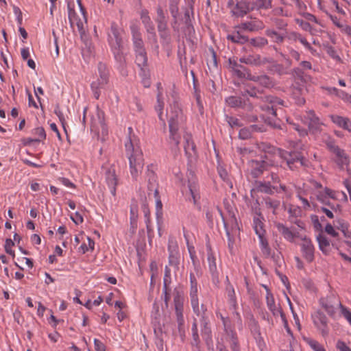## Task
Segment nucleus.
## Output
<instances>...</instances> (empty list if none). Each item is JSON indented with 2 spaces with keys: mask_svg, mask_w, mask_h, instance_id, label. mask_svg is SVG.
Listing matches in <instances>:
<instances>
[{
  "mask_svg": "<svg viewBox=\"0 0 351 351\" xmlns=\"http://www.w3.org/2000/svg\"><path fill=\"white\" fill-rule=\"evenodd\" d=\"M128 140L125 144L126 156L129 160L130 175L133 180H137L144 166V159L135 136L132 135V128H128Z\"/></svg>",
  "mask_w": 351,
  "mask_h": 351,
  "instance_id": "obj_1",
  "label": "nucleus"
},
{
  "mask_svg": "<svg viewBox=\"0 0 351 351\" xmlns=\"http://www.w3.org/2000/svg\"><path fill=\"white\" fill-rule=\"evenodd\" d=\"M265 152L277 155L285 160L290 169L293 170L298 168V164L300 166H306L307 160L300 152H287L271 145H265L263 148Z\"/></svg>",
  "mask_w": 351,
  "mask_h": 351,
  "instance_id": "obj_2",
  "label": "nucleus"
},
{
  "mask_svg": "<svg viewBox=\"0 0 351 351\" xmlns=\"http://www.w3.org/2000/svg\"><path fill=\"white\" fill-rule=\"evenodd\" d=\"M108 42L116 60L121 64L124 63L125 60L123 53L121 29L115 22L111 23L110 29L108 32Z\"/></svg>",
  "mask_w": 351,
  "mask_h": 351,
  "instance_id": "obj_3",
  "label": "nucleus"
},
{
  "mask_svg": "<svg viewBox=\"0 0 351 351\" xmlns=\"http://www.w3.org/2000/svg\"><path fill=\"white\" fill-rule=\"evenodd\" d=\"M323 142L326 144L328 149L335 155L336 162L339 166L343 167L344 165H348L349 157L343 149L336 145L334 139L327 134H323Z\"/></svg>",
  "mask_w": 351,
  "mask_h": 351,
  "instance_id": "obj_4",
  "label": "nucleus"
},
{
  "mask_svg": "<svg viewBox=\"0 0 351 351\" xmlns=\"http://www.w3.org/2000/svg\"><path fill=\"white\" fill-rule=\"evenodd\" d=\"M148 177V191H154L156 199V215L158 222L162 218V204L159 196L158 188L155 187L156 176L153 171L149 170V166L147 167Z\"/></svg>",
  "mask_w": 351,
  "mask_h": 351,
  "instance_id": "obj_5",
  "label": "nucleus"
},
{
  "mask_svg": "<svg viewBox=\"0 0 351 351\" xmlns=\"http://www.w3.org/2000/svg\"><path fill=\"white\" fill-rule=\"evenodd\" d=\"M221 319L224 328L223 338L221 339V341L225 340L228 342L232 351H239L237 336L233 330L230 320L228 317H221Z\"/></svg>",
  "mask_w": 351,
  "mask_h": 351,
  "instance_id": "obj_6",
  "label": "nucleus"
},
{
  "mask_svg": "<svg viewBox=\"0 0 351 351\" xmlns=\"http://www.w3.org/2000/svg\"><path fill=\"white\" fill-rule=\"evenodd\" d=\"M268 154V153L265 152L264 159L263 160H251L249 161L248 166L250 173L254 178L259 177L267 169L268 166L274 165L271 160H269Z\"/></svg>",
  "mask_w": 351,
  "mask_h": 351,
  "instance_id": "obj_7",
  "label": "nucleus"
},
{
  "mask_svg": "<svg viewBox=\"0 0 351 351\" xmlns=\"http://www.w3.org/2000/svg\"><path fill=\"white\" fill-rule=\"evenodd\" d=\"M319 304L330 317L335 316L337 308H340L342 305L339 298L332 293L320 298Z\"/></svg>",
  "mask_w": 351,
  "mask_h": 351,
  "instance_id": "obj_8",
  "label": "nucleus"
},
{
  "mask_svg": "<svg viewBox=\"0 0 351 351\" xmlns=\"http://www.w3.org/2000/svg\"><path fill=\"white\" fill-rule=\"evenodd\" d=\"M226 104L232 108H241L247 112H252L254 109L253 104L248 98L243 96H229L225 99Z\"/></svg>",
  "mask_w": 351,
  "mask_h": 351,
  "instance_id": "obj_9",
  "label": "nucleus"
},
{
  "mask_svg": "<svg viewBox=\"0 0 351 351\" xmlns=\"http://www.w3.org/2000/svg\"><path fill=\"white\" fill-rule=\"evenodd\" d=\"M304 123L308 124L309 132L314 135L317 136L322 132V126L324 125L318 117H317L313 111L306 112L304 117Z\"/></svg>",
  "mask_w": 351,
  "mask_h": 351,
  "instance_id": "obj_10",
  "label": "nucleus"
},
{
  "mask_svg": "<svg viewBox=\"0 0 351 351\" xmlns=\"http://www.w3.org/2000/svg\"><path fill=\"white\" fill-rule=\"evenodd\" d=\"M239 62L252 66H261L268 63L271 64L274 62V59L271 58L263 57L259 54H250L241 58Z\"/></svg>",
  "mask_w": 351,
  "mask_h": 351,
  "instance_id": "obj_11",
  "label": "nucleus"
},
{
  "mask_svg": "<svg viewBox=\"0 0 351 351\" xmlns=\"http://www.w3.org/2000/svg\"><path fill=\"white\" fill-rule=\"evenodd\" d=\"M263 99H265V104H260L261 108L274 116H276L277 108L276 107L278 105L284 106L285 101L276 97L269 95L267 97H264Z\"/></svg>",
  "mask_w": 351,
  "mask_h": 351,
  "instance_id": "obj_12",
  "label": "nucleus"
},
{
  "mask_svg": "<svg viewBox=\"0 0 351 351\" xmlns=\"http://www.w3.org/2000/svg\"><path fill=\"white\" fill-rule=\"evenodd\" d=\"M184 120L182 110L178 102H174L171 106V112L169 120V126H180Z\"/></svg>",
  "mask_w": 351,
  "mask_h": 351,
  "instance_id": "obj_13",
  "label": "nucleus"
},
{
  "mask_svg": "<svg viewBox=\"0 0 351 351\" xmlns=\"http://www.w3.org/2000/svg\"><path fill=\"white\" fill-rule=\"evenodd\" d=\"M130 30L132 36V43L135 52L144 51V43L142 39V35L140 32V27L136 24L130 25Z\"/></svg>",
  "mask_w": 351,
  "mask_h": 351,
  "instance_id": "obj_14",
  "label": "nucleus"
},
{
  "mask_svg": "<svg viewBox=\"0 0 351 351\" xmlns=\"http://www.w3.org/2000/svg\"><path fill=\"white\" fill-rule=\"evenodd\" d=\"M169 136L168 141L172 152H174L176 154L180 151L179 145L181 139V136L178 132L179 127L171 125L169 126Z\"/></svg>",
  "mask_w": 351,
  "mask_h": 351,
  "instance_id": "obj_15",
  "label": "nucleus"
},
{
  "mask_svg": "<svg viewBox=\"0 0 351 351\" xmlns=\"http://www.w3.org/2000/svg\"><path fill=\"white\" fill-rule=\"evenodd\" d=\"M265 288L267 290L266 294V302L268 308L271 311L274 316L280 315L282 320L287 324V320L285 315L283 313L282 309L280 307H277L275 304V301L272 293L269 291L267 287L265 286Z\"/></svg>",
  "mask_w": 351,
  "mask_h": 351,
  "instance_id": "obj_16",
  "label": "nucleus"
},
{
  "mask_svg": "<svg viewBox=\"0 0 351 351\" xmlns=\"http://www.w3.org/2000/svg\"><path fill=\"white\" fill-rule=\"evenodd\" d=\"M169 263L170 265L178 267L179 265V250L176 241L169 239L168 241Z\"/></svg>",
  "mask_w": 351,
  "mask_h": 351,
  "instance_id": "obj_17",
  "label": "nucleus"
},
{
  "mask_svg": "<svg viewBox=\"0 0 351 351\" xmlns=\"http://www.w3.org/2000/svg\"><path fill=\"white\" fill-rule=\"evenodd\" d=\"M301 249L303 257L306 260V261L308 263L313 262L315 258V247L312 241L306 237L304 238L301 244Z\"/></svg>",
  "mask_w": 351,
  "mask_h": 351,
  "instance_id": "obj_18",
  "label": "nucleus"
},
{
  "mask_svg": "<svg viewBox=\"0 0 351 351\" xmlns=\"http://www.w3.org/2000/svg\"><path fill=\"white\" fill-rule=\"evenodd\" d=\"M254 190L258 193L267 195H273L275 192H280L278 188L274 185H271L269 181H256Z\"/></svg>",
  "mask_w": 351,
  "mask_h": 351,
  "instance_id": "obj_19",
  "label": "nucleus"
},
{
  "mask_svg": "<svg viewBox=\"0 0 351 351\" xmlns=\"http://www.w3.org/2000/svg\"><path fill=\"white\" fill-rule=\"evenodd\" d=\"M135 62L144 75L148 73V60L146 51L135 52Z\"/></svg>",
  "mask_w": 351,
  "mask_h": 351,
  "instance_id": "obj_20",
  "label": "nucleus"
},
{
  "mask_svg": "<svg viewBox=\"0 0 351 351\" xmlns=\"http://www.w3.org/2000/svg\"><path fill=\"white\" fill-rule=\"evenodd\" d=\"M241 96H243L244 98H248V96L253 98H256L260 101V103H258V104L260 105V104H265V99H263V97H267V95H263V93L256 87L250 86L244 89L241 92Z\"/></svg>",
  "mask_w": 351,
  "mask_h": 351,
  "instance_id": "obj_21",
  "label": "nucleus"
},
{
  "mask_svg": "<svg viewBox=\"0 0 351 351\" xmlns=\"http://www.w3.org/2000/svg\"><path fill=\"white\" fill-rule=\"evenodd\" d=\"M263 23L261 21H251L241 23L240 25L235 27V29L241 30L248 31L250 32H258L263 29Z\"/></svg>",
  "mask_w": 351,
  "mask_h": 351,
  "instance_id": "obj_22",
  "label": "nucleus"
},
{
  "mask_svg": "<svg viewBox=\"0 0 351 351\" xmlns=\"http://www.w3.org/2000/svg\"><path fill=\"white\" fill-rule=\"evenodd\" d=\"M106 180L110 188V193L113 196L116 194V186L117 184V178L115 173V169L114 167H110L106 171Z\"/></svg>",
  "mask_w": 351,
  "mask_h": 351,
  "instance_id": "obj_23",
  "label": "nucleus"
},
{
  "mask_svg": "<svg viewBox=\"0 0 351 351\" xmlns=\"http://www.w3.org/2000/svg\"><path fill=\"white\" fill-rule=\"evenodd\" d=\"M248 0H241L237 1L234 7L232 9L231 12L236 17H243L249 13V8L247 7Z\"/></svg>",
  "mask_w": 351,
  "mask_h": 351,
  "instance_id": "obj_24",
  "label": "nucleus"
},
{
  "mask_svg": "<svg viewBox=\"0 0 351 351\" xmlns=\"http://www.w3.org/2000/svg\"><path fill=\"white\" fill-rule=\"evenodd\" d=\"M250 80L258 82L261 86L266 88H271L275 86L273 78L269 75L264 74L261 75H253L250 77Z\"/></svg>",
  "mask_w": 351,
  "mask_h": 351,
  "instance_id": "obj_25",
  "label": "nucleus"
},
{
  "mask_svg": "<svg viewBox=\"0 0 351 351\" xmlns=\"http://www.w3.org/2000/svg\"><path fill=\"white\" fill-rule=\"evenodd\" d=\"M291 74L295 81H299L303 84H306L312 81L311 75L304 71L302 68H294L291 71Z\"/></svg>",
  "mask_w": 351,
  "mask_h": 351,
  "instance_id": "obj_26",
  "label": "nucleus"
},
{
  "mask_svg": "<svg viewBox=\"0 0 351 351\" xmlns=\"http://www.w3.org/2000/svg\"><path fill=\"white\" fill-rule=\"evenodd\" d=\"M331 121L338 125L348 132H351V121L348 117H343L339 115H330Z\"/></svg>",
  "mask_w": 351,
  "mask_h": 351,
  "instance_id": "obj_27",
  "label": "nucleus"
},
{
  "mask_svg": "<svg viewBox=\"0 0 351 351\" xmlns=\"http://www.w3.org/2000/svg\"><path fill=\"white\" fill-rule=\"evenodd\" d=\"M265 131L263 127L257 125H252L250 127L244 128L240 130L239 136L240 138L245 140L251 138L253 132H263Z\"/></svg>",
  "mask_w": 351,
  "mask_h": 351,
  "instance_id": "obj_28",
  "label": "nucleus"
},
{
  "mask_svg": "<svg viewBox=\"0 0 351 351\" xmlns=\"http://www.w3.org/2000/svg\"><path fill=\"white\" fill-rule=\"evenodd\" d=\"M201 333L203 338L205 339L208 346L209 341H211V329L208 326V319L207 317L200 319Z\"/></svg>",
  "mask_w": 351,
  "mask_h": 351,
  "instance_id": "obj_29",
  "label": "nucleus"
},
{
  "mask_svg": "<svg viewBox=\"0 0 351 351\" xmlns=\"http://www.w3.org/2000/svg\"><path fill=\"white\" fill-rule=\"evenodd\" d=\"M227 39L233 43L243 45L249 41L247 36L242 34L241 30H234L232 34L227 35Z\"/></svg>",
  "mask_w": 351,
  "mask_h": 351,
  "instance_id": "obj_30",
  "label": "nucleus"
},
{
  "mask_svg": "<svg viewBox=\"0 0 351 351\" xmlns=\"http://www.w3.org/2000/svg\"><path fill=\"white\" fill-rule=\"evenodd\" d=\"M217 210H218L219 213L220 214V215L221 216L223 222L224 223V221H225L227 223V228L228 230H229L228 226L230 227L231 231L239 230L238 222H237V218H236L235 215L233 211L228 210V219L227 221H226V219H224V217L222 215L221 210L219 208H217Z\"/></svg>",
  "mask_w": 351,
  "mask_h": 351,
  "instance_id": "obj_31",
  "label": "nucleus"
},
{
  "mask_svg": "<svg viewBox=\"0 0 351 351\" xmlns=\"http://www.w3.org/2000/svg\"><path fill=\"white\" fill-rule=\"evenodd\" d=\"M264 218L261 213H256V215L254 217L253 223H254V229L255 230L256 234L258 236H264L265 230L263 228Z\"/></svg>",
  "mask_w": 351,
  "mask_h": 351,
  "instance_id": "obj_32",
  "label": "nucleus"
},
{
  "mask_svg": "<svg viewBox=\"0 0 351 351\" xmlns=\"http://www.w3.org/2000/svg\"><path fill=\"white\" fill-rule=\"evenodd\" d=\"M169 12L173 19L172 22V27L174 30H178L176 24L178 22V0H170L169 5Z\"/></svg>",
  "mask_w": 351,
  "mask_h": 351,
  "instance_id": "obj_33",
  "label": "nucleus"
},
{
  "mask_svg": "<svg viewBox=\"0 0 351 351\" xmlns=\"http://www.w3.org/2000/svg\"><path fill=\"white\" fill-rule=\"evenodd\" d=\"M184 297L179 291L175 289L173 293V304L175 308V312H181L184 311Z\"/></svg>",
  "mask_w": 351,
  "mask_h": 351,
  "instance_id": "obj_34",
  "label": "nucleus"
},
{
  "mask_svg": "<svg viewBox=\"0 0 351 351\" xmlns=\"http://www.w3.org/2000/svg\"><path fill=\"white\" fill-rule=\"evenodd\" d=\"M208 262L209 270L212 274V276L213 278H217L218 271L217 268L216 259L213 255V253L211 251L210 247L208 248Z\"/></svg>",
  "mask_w": 351,
  "mask_h": 351,
  "instance_id": "obj_35",
  "label": "nucleus"
},
{
  "mask_svg": "<svg viewBox=\"0 0 351 351\" xmlns=\"http://www.w3.org/2000/svg\"><path fill=\"white\" fill-rule=\"evenodd\" d=\"M227 285H226V293L228 298V300L231 306L235 308L237 306V299L235 295V291L233 286L230 283L228 278L226 277Z\"/></svg>",
  "mask_w": 351,
  "mask_h": 351,
  "instance_id": "obj_36",
  "label": "nucleus"
},
{
  "mask_svg": "<svg viewBox=\"0 0 351 351\" xmlns=\"http://www.w3.org/2000/svg\"><path fill=\"white\" fill-rule=\"evenodd\" d=\"M191 305L196 316L199 317L200 319L206 317L207 309L203 304L199 306V300L191 302Z\"/></svg>",
  "mask_w": 351,
  "mask_h": 351,
  "instance_id": "obj_37",
  "label": "nucleus"
},
{
  "mask_svg": "<svg viewBox=\"0 0 351 351\" xmlns=\"http://www.w3.org/2000/svg\"><path fill=\"white\" fill-rule=\"evenodd\" d=\"M185 140L184 151L186 155L191 156L192 154H195L196 147L192 141L191 136L190 134H186L184 136Z\"/></svg>",
  "mask_w": 351,
  "mask_h": 351,
  "instance_id": "obj_38",
  "label": "nucleus"
},
{
  "mask_svg": "<svg viewBox=\"0 0 351 351\" xmlns=\"http://www.w3.org/2000/svg\"><path fill=\"white\" fill-rule=\"evenodd\" d=\"M108 83H103L101 79L98 78L96 81H94L91 84V89L93 93L94 97L98 99L100 96V89H102Z\"/></svg>",
  "mask_w": 351,
  "mask_h": 351,
  "instance_id": "obj_39",
  "label": "nucleus"
},
{
  "mask_svg": "<svg viewBox=\"0 0 351 351\" xmlns=\"http://www.w3.org/2000/svg\"><path fill=\"white\" fill-rule=\"evenodd\" d=\"M278 231L283 235L284 238L289 241H293L296 235L287 227L282 223L277 226Z\"/></svg>",
  "mask_w": 351,
  "mask_h": 351,
  "instance_id": "obj_40",
  "label": "nucleus"
},
{
  "mask_svg": "<svg viewBox=\"0 0 351 351\" xmlns=\"http://www.w3.org/2000/svg\"><path fill=\"white\" fill-rule=\"evenodd\" d=\"M265 35L269 37L273 42L277 44H281L285 40V36L271 29L265 30Z\"/></svg>",
  "mask_w": 351,
  "mask_h": 351,
  "instance_id": "obj_41",
  "label": "nucleus"
},
{
  "mask_svg": "<svg viewBox=\"0 0 351 351\" xmlns=\"http://www.w3.org/2000/svg\"><path fill=\"white\" fill-rule=\"evenodd\" d=\"M317 240L318 241L320 250L325 254H328V248L330 246V242L328 239L324 235L319 234L317 237Z\"/></svg>",
  "mask_w": 351,
  "mask_h": 351,
  "instance_id": "obj_42",
  "label": "nucleus"
},
{
  "mask_svg": "<svg viewBox=\"0 0 351 351\" xmlns=\"http://www.w3.org/2000/svg\"><path fill=\"white\" fill-rule=\"evenodd\" d=\"M164 108V101L162 99V92L158 91L157 93V104L155 106L156 110L158 112V118L162 121L164 125L165 126V120L162 118V110Z\"/></svg>",
  "mask_w": 351,
  "mask_h": 351,
  "instance_id": "obj_43",
  "label": "nucleus"
},
{
  "mask_svg": "<svg viewBox=\"0 0 351 351\" xmlns=\"http://www.w3.org/2000/svg\"><path fill=\"white\" fill-rule=\"evenodd\" d=\"M312 317L313 323L316 327L320 324H325V322H328V319L326 315L320 311L315 312Z\"/></svg>",
  "mask_w": 351,
  "mask_h": 351,
  "instance_id": "obj_44",
  "label": "nucleus"
},
{
  "mask_svg": "<svg viewBox=\"0 0 351 351\" xmlns=\"http://www.w3.org/2000/svg\"><path fill=\"white\" fill-rule=\"evenodd\" d=\"M263 201L265 204V206L267 208H271L273 210V213L276 214V210L278 209L280 206V202L278 199H273L269 197H267L263 199Z\"/></svg>",
  "mask_w": 351,
  "mask_h": 351,
  "instance_id": "obj_45",
  "label": "nucleus"
},
{
  "mask_svg": "<svg viewBox=\"0 0 351 351\" xmlns=\"http://www.w3.org/2000/svg\"><path fill=\"white\" fill-rule=\"evenodd\" d=\"M250 43L257 48H263L268 44V40L264 37H256L249 39Z\"/></svg>",
  "mask_w": 351,
  "mask_h": 351,
  "instance_id": "obj_46",
  "label": "nucleus"
},
{
  "mask_svg": "<svg viewBox=\"0 0 351 351\" xmlns=\"http://www.w3.org/2000/svg\"><path fill=\"white\" fill-rule=\"evenodd\" d=\"M290 38L294 40H299L306 49L311 50L312 49L310 43L306 39L302 36V35L297 32H291L290 34Z\"/></svg>",
  "mask_w": 351,
  "mask_h": 351,
  "instance_id": "obj_47",
  "label": "nucleus"
},
{
  "mask_svg": "<svg viewBox=\"0 0 351 351\" xmlns=\"http://www.w3.org/2000/svg\"><path fill=\"white\" fill-rule=\"evenodd\" d=\"M273 64L270 69V70L278 74V75H287L288 74V71L287 70V69L281 64H278L276 62H275V61L274 60V62H272Z\"/></svg>",
  "mask_w": 351,
  "mask_h": 351,
  "instance_id": "obj_48",
  "label": "nucleus"
},
{
  "mask_svg": "<svg viewBox=\"0 0 351 351\" xmlns=\"http://www.w3.org/2000/svg\"><path fill=\"white\" fill-rule=\"evenodd\" d=\"M98 71L99 73V79H101L103 83L108 82V72L106 69V64L99 62L98 64Z\"/></svg>",
  "mask_w": 351,
  "mask_h": 351,
  "instance_id": "obj_49",
  "label": "nucleus"
},
{
  "mask_svg": "<svg viewBox=\"0 0 351 351\" xmlns=\"http://www.w3.org/2000/svg\"><path fill=\"white\" fill-rule=\"evenodd\" d=\"M157 16L155 19L157 23H167V17L166 16L165 12L162 7L158 6L156 9Z\"/></svg>",
  "mask_w": 351,
  "mask_h": 351,
  "instance_id": "obj_50",
  "label": "nucleus"
},
{
  "mask_svg": "<svg viewBox=\"0 0 351 351\" xmlns=\"http://www.w3.org/2000/svg\"><path fill=\"white\" fill-rule=\"evenodd\" d=\"M97 117L98 119V124H99V125L101 128L102 132L103 133L107 132L106 125V123L104 121V112L102 110L97 108Z\"/></svg>",
  "mask_w": 351,
  "mask_h": 351,
  "instance_id": "obj_51",
  "label": "nucleus"
},
{
  "mask_svg": "<svg viewBox=\"0 0 351 351\" xmlns=\"http://www.w3.org/2000/svg\"><path fill=\"white\" fill-rule=\"evenodd\" d=\"M171 288L169 286L164 287H162V298L164 300L165 305L166 308H168L169 306V302L171 299Z\"/></svg>",
  "mask_w": 351,
  "mask_h": 351,
  "instance_id": "obj_52",
  "label": "nucleus"
},
{
  "mask_svg": "<svg viewBox=\"0 0 351 351\" xmlns=\"http://www.w3.org/2000/svg\"><path fill=\"white\" fill-rule=\"evenodd\" d=\"M233 72L239 78H245L250 80V77H252V75L249 72L247 68H245V71L235 68Z\"/></svg>",
  "mask_w": 351,
  "mask_h": 351,
  "instance_id": "obj_53",
  "label": "nucleus"
},
{
  "mask_svg": "<svg viewBox=\"0 0 351 351\" xmlns=\"http://www.w3.org/2000/svg\"><path fill=\"white\" fill-rule=\"evenodd\" d=\"M226 121L228 122L229 125L232 128H240L242 126L241 122L239 121V119L236 117L226 115Z\"/></svg>",
  "mask_w": 351,
  "mask_h": 351,
  "instance_id": "obj_54",
  "label": "nucleus"
},
{
  "mask_svg": "<svg viewBox=\"0 0 351 351\" xmlns=\"http://www.w3.org/2000/svg\"><path fill=\"white\" fill-rule=\"evenodd\" d=\"M34 134L37 136L38 138H35L36 142H40L46 138V133L43 128L39 127L35 128L33 132Z\"/></svg>",
  "mask_w": 351,
  "mask_h": 351,
  "instance_id": "obj_55",
  "label": "nucleus"
},
{
  "mask_svg": "<svg viewBox=\"0 0 351 351\" xmlns=\"http://www.w3.org/2000/svg\"><path fill=\"white\" fill-rule=\"evenodd\" d=\"M288 213L289 214V220L291 221V219H294L300 215L301 210L298 206L291 205L288 209Z\"/></svg>",
  "mask_w": 351,
  "mask_h": 351,
  "instance_id": "obj_56",
  "label": "nucleus"
},
{
  "mask_svg": "<svg viewBox=\"0 0 351 351\" xmlns=\"http://www.w3.org/2000/svg\"><path fill=\"white\" fill-rule=\"evenodd\" d=\"M224 228L226 229V235L228 237V246L231 254L233 253L234 241L230 235V230L227 228V223L224 221Z\"/></svg>",
  "mask_w": 351,
  "mask_h": 351,
  "instance_id": "obj_57",
  "label": "nucleus"
},
{
  "mask_svg": "<svg viewBox=\"0 0 351 351\" xmlns=\"http://www.w3.org/2000/svg\"><path fill=\"white\" fill-rule=\"evenodd\" d=\"M307 343L314 351H326L324 348L315 340L308 339Z\"/></svg>",
  "mask_w": 351,
  "mask_h": 351,
  "instance_id": "obj_58",
  "label": "nucleus"
},
{
  "mask_svg": "<svg viewBox=\"0 0 351 351\" xmlns=\"http://www.w3.org/2000/svg\"><path fill=\"white\" fill-rule=\"evenodd\" d=\"M261 10H268L272 8V0H256Z\"/></svg>",
  "mask_w": 351,
  "mask_h": 351,
  "instance_id": "obj_59",
  "label": "nucleus"
},
{
  "mask_svg": "<svg viewBox=\"0 0 351 351\" xmlns=\"http://www.w3.org/2000/svg\"><path fill=\"white\" fill-rule=\"evenodd\" d=\"M326 53L333 59L337 60H340L341 58L339 55L337 53L335 48L330 45L325 46Z\"/></svg>",
  "mask_w": 351,
  "mask_h": 351,
  "instance_id": "obj_60",
  "label": "nucleus"
},
{
  "mask_svg": "<svg viewBox=\"0 0 351 351\" xmlns=\"http://www.w3.org/2000/svg\"><path fill=\"white\" fill-rule=\"evenodd\" d=\"M197 293H198L197 285H191L190 293H189L191 302L194 301V300L195 301L199 300Z\"/></svg>",
  "mask_w": 351,
  "mask_h": 351,
  "instance_id": "obj_61",
  "label": "nucleus"
},
{
  "mask_svg": "<svg viewBox=\"0 0 351 351\" xmlns=\"http://www.w3.org/2000/svg\"><path fill=\"white\" fill-rule=\"evenodd\" d=\"M171 282V271L170 269L166 266L165 268V275L163 278V286H170Z\"/></svg>",
  "mask_w": 351,
  "mask_h": 351,
  "instance_id": "obj_62",
  "label": "nucleus"
},
{
  "mask_svg": "<svg viewBox=\"0 0 351 351\" xmlns=\"http://www.w3.org/2000/svg\"><path fill=\"white\" fill-rule=\"evenodd\" d=\"M322 334L324 337H326L329 334V327L328 326V322H325V324H320L316 327Z\"/></svg>",
  "mask_w": 351,
  "mask_h": 351,
  "instance_id": "obj_63",
  "label": "nucleus"
},
{
  "mask_svg": "<svg viewBox=\"0 0 351 351\" xmlns=\"http://www.w3.org/2000/svg\"><path fill=\"white\" fill-rule=\"evenodd\" d=\"M77 15L74 9L71 8L70 5H68V18L71 24V26H73V22L76 19Z\"/></svg>",
  "mask_w": 351,
  "mask_h": 351,
  "instance_id": "obj_64",
  "label": "nucleus"
}]
</instances>
